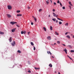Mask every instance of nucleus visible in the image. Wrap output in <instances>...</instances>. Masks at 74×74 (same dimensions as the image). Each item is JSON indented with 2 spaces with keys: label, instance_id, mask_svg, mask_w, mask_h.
Segmentation results:
<instances>
[{
  "label": "nucleus",
  "instance_id": "f257e3e1",
  "mask_svg": "<svg viewBox=\"0 0 74 74\" xmlns=\"http://www.w3.org/2000/svg\"><path fill=\"white\" fill-rule=\"evenodd\" d=\"M8 10H11L12 9V6L10 5H8Z\"/></svg>",
  "mask_w": 74,
  "mask_h": 74
},
{
  "label": "nucleus",
  "instance_id": "f03ea898",
  "mask_svg": "<svg viewBox=\"0 0 74 74\" xmlns=\"http://www.w3.org/2000/svg\"><path fill=\"white\" fill-rule=\"evenodd\" d=\"M17 22H13V21H12L11 22H10V24H12V25H14V24H15V23H17Z\"/></svg>",
  "mask_w": 74,
  "mask_h": 74
},
{
  "label": "nucleus",
  "instance_id": "7ed1b4c3",
  "mask_svg": "<svg viewBox=\"0 0 74 74\" xmlns=\"http://www.w3.org/2000/svg\"><path fill=\"white\" fill-rule=\"evenodd\" d=\"M7 17L8 18H10L12 16L11 15L9 14H7Z\"/></svg>",
  "mask_w": 74,
  "mask_h": 74
},
{
  "label": "nucleus",
  "instance_id": "20e7f679",
  "mask_svg": "<svg viewBox=\"0 0 74 74\" xmlns=\"http://www.w3.org/2000/svg\"><path fill=\"white\" fill-rule=\"evenodd\" d=\"M11 44L12 46H14V45H15V42L14 41L13 42V43H12Z\"/></svg>",
  "mask_w": 74,
  "mask_h": 74
},
{
  "label": "nucleus",
  "instance_id": "39448f33",
  "mask_svg": "<svg viewBox=\"0 0 74 74\" xmlns=\"http://www.w3.org/2000/svg\"><path fill=\"white\" fill-rule=\"evenodd\" d=\"M47 38L48 40H51V38L50 36H48L47 37Z\"/></svg>",
  "mask_w": 74,
  "mask_h": 74
},
{
  "label": "nucleus",
  "instance_id": "423d86ee",
  "mask_svg": "<svg viewBox=\"0 0 74 74\" xmlns=\"http://www.w3.org/2000/svg\"><path fill=\"white\" fill-rule=\"evenodd\" d=\"M63 51H64V52H65L66 54H67V49L66 48H65L63 50Z\"/></svg>",
  "mask_w": 74,
  "mask_h": 74
},
{
  "label": "nucleus",
  "instance_id": "0eeeda50",
  "mask_svg": "<svg viewBox=\"0 0 74 74\" xmlns=\"http://www.w3.org/2000/svg\"><path fill=\"white\" fill-rule=\"evenodd\" d=\"M9 41L10 42L12 41V37H10L9 38Z\"/></svg>",
  "mask_w": 74,
  "mask_h": 74
},
{
  "label": "nucleus",
  "instance_id": "6e6552de",
  "mask_svg": "<svg viewBox=\"0 0 74 74\" xmlns=\"http://www.w3.org/2000/svg\"><path fill=\"white\" fill-rule=\"evenodd\" d=\"M15 30H16V28L13 29L12 30V32H14L15 31Z\"/></svg>",
  "mask_w": 74,
  "mask_h": 74
},
{
  "label": "nucleus",
  "instance_id": "1a4fd4ad",
  "mask_svg": "<svg viewBox=\"0 0 74 74\" xmlns=\"http://www.w3.org/2000/svg\"><path fill=\"white\" fill-rule=\"evenodd\" d=\"M22 16V14H17V16Z\"/></svg>",
  "mask_w": 74,
  "mask_h": 74
},
{
  "label": "nucleus",
  "instance_id": "9d476101",
  "mask_svg": "<svg viewBox=\"0 0 74 74\" xmlns=\"http://www.w3.org/2000/svg\"><path fill=\"white\" fill-rule=\"evenodd\" d=\"M53 15L54 16H55V17H56V14L54 12H53Z\"/></svg>",
  "mask_w": 74,
  "mask_h": 74
},
{
  "label": "nucleus",
  "instance_id": "9b49d317",
  "mask_svg": "<svg viewBox=\"0 0 74 74\" xmlns=\"http://www.w3.org/2000/svg\"><path fill=\"white\" fill-rule=\"evenodd\" d=\"M66 37H67V38H68L69 39H70L71 38L70 36L69 35H67L66 36Z\"/></svg>",
  "mask_w": 74,
  "mask_h": 74
},
{
  "label": "nucleus",
  "instance_id": "f8f14e48",
  "mask_svg": "<svg viewBox=\"0 0 74 74\" xmlns=\"http://www.w3.org/2000/svg\"><path fill=\"white\" fill-rule=\"evenodd\" d=\"M55 34H56V35H59V33H58V32H55Z\"/></svg>",
  "mask_w": 74,
  "mask_h": 74
},
{
  "label": "nucleus",
  "instance_id": "ddd939ff",
  "mask_svg": "<svg viewBox=\"0 0 74 74\" xmlns=\"http://www.w3.org/2000/svg\"><path fill=\"white\" fill-rule=\"evenodd\" d=\"M34 69L35 70H38L39 69H40V68H36V67L34 68Z\"/></svg>",
  "mask_w": 74,
  "mask_h": 74
},
{
  "label": "nucleus",
  "instance_id": "4468645a",
  "mask_svg": "<svg viewBox=\"0 0 74 74\" xmlns=\"http://www.w3.org/2000/svg\"><path fill=\"white\" fill-rule=\"evenodd\" d=\"M49 67H52V64H50L49 65Z\"/></svg>",
  "mask_w": 74,
  "mask_h": 74
},
{
  "label": "nucleus",
  "instance_id": "2eb2a0df",
  "mask_svg": "<svg viewBox=\"0 0 74 74\" xmlns=\"http://www.w3.org/2000/svg\"><path fill=\"white\" fill-rule=\"evenodd\" d=\"M46 3L47 4H49V1H46Z\"/></svg>",
  "mask_w": 74,
  "mask_h": 74
},
{
  "label": "nucleus",
  "instance_id": "dca6fc26",
  "mask_svg": "<svg viewBox=\"0 0 74 74\" xmlns=\"http://www.w3.org/2000/svg\"><path fill=\"white\" fill-rule=\"evenodd\" d=\"M67 46L68 47H69V48H72V47H71V46L70 45H68Z\"/></svg>",
  "mask_w": 74,
  "mask_h": 74
},
{
  "label": "nucleus",
  "instance_id": "f3484780",
  "mask_svg": "<svg viewBox=\"0 0 74 74\" xmlns=\"http://www.w3.org/2000/svg\"><path fill=\"white\" fill-rule=\"evenodd\" d=\"M0 34H4V32H3L1 31H0Z\"/></svg>",
  "mask_w": 74,
  "mask_h": 74
},
{
  "label": "nucleus",
  "instance_id": "a211bd4d",
  "mask_svg": "<svg viewBox=\"0 0 74 74\" xmlns=\"http://www.w3.org/2000/svg\"><path fill=\"white\" fill-rule=\"evenodd\" d=\"M52 20L53 21H54L55 22L56 21V18H53Z\"/></svg>",
  "mask_w": 74,
  "mask_h": 74
},
{
  "label": "nucleus",
  "instance_id": "6ab92c4d",
  "mask_svg": "<svg viewBox=\"0 0 74 74\" xmlns=\"http://www.w3.org/2000/svg\"><path fill=\"white\" fill-rule=\"evenodd\" d=\"M17 52L19 53H21V51L20 50H18Z\"/></svg>",
  "mask_w": 74,
  "mask_h": 74
},
{
  "label": "nucleus",
  "instance_id": "aec40b11",
  "mask_svg": "<svg viewBox=\"0 0 74 74\" xmlns=\"http://www.w3.org/2000/svg\"><path fill=\"white\" fill-rule=\"evenodd\" d=\"M50 29L51 30H52V26H50Z\"/></svg>",
  "mask_w": 74,
  "mask_h": 74
},
{
  "label": "nucleus",
  "instance_id": "412c9836",
  "mask_svg": "<svg viewBox=\"0 0 74 74\" xmlns=\"http://www.w3.org/2000/svg\"><path fill=\"white\" fill-rule=\"evenodd\" d=\"M43 29L45 31V32H46V28L45 27H43Z\"/></svg>",
  "mask_w": 74,
  "mask_h": 74
},
{
  "label": "nucleus",
  "instance_id": "4be33fe9",
  "mask_svg": "<svg viewBox=\"0 0 74 74\" xmlns=\"http://www.w3.org/2000/svg\"><path fill=\"white\" fill-rule=\"evenodd\" d=\"M68 24H69V23H66V24H65V26H68Z\"/></svg>",
  "mask_w": 74,
  "mask_h": 74
},
{
  "label": "nucleus",
  "instance_id": "5701e85b",
  "mask_svg": "<svg viewBox=\"0 0 74 74\" xmlns=\"http://www.w3.org/2000/svg\"><path fill=\"white\" fill-rule=\"evenodd\" d=\"M31 44L32 45V46L34 45V44L33 43V42H31Z\"/></svg>",
  "mask_w": 74,
  "mask_h": 74
},
{
  "label": "nucleus",
  "instance_id": "b1692460",
  "mask_svg": "<svg viewBox=\"0 0 74 74\" xmlns=\"http://www.w3.org/2000/svg\"><path fill=\"white\" fill-rule=\"evenodd\" d=\"M67 56L68 58H69L70 59H71V60H73L72 59V58H70V57H69V56L68 55H67Z\"/></svg>",
  "mask_w": 74,
  "mask_h": 74
},
{
  "label": "nucleus",
  "instance_id": "393cba45",
  "mask_svg": "<svg viewBox=\"0 0 74 74\" xmlns=\"http://www.w3.org/2000/svg\"><path fill=\"white\" fill-rule=\"evenodd\" d=\"M34 19L35 21V22L37 21V19H36V17H34Z\"/></svg>",
  "mask_w": 74,
  "mask_h": 74
},
{
  "label": "nucleus",
  "instance_id": "a878e982",
  "mask_svg": "<svg viewBox=\"0 0 74 74\" xmlns=\"http://www.w3.org/2000/svg\"><path fill=\"white\" fill-rule=\"evenodd\" d=\"M57 43L58 44H60V41H58Z\"/></svg>",
  "mask_w": 74,
  "mask_h": 74
},
{
  "label": "nucleus",
  "instance_id": "bb28decb",
  "mask_svg": "<svg viewBox=\"0 0 74 74\" xmlns=\"http://www.w3.org/2000/svg\"><path fill=\"white\" fill-rule=\"evenodd\" d=\"M62 23L61 22V21L59 22V25H61Z\"/></svg>",
  "mask_w": 74,
  "mask_h": 74
},
{
  "label": "nucleus",
  "instance_id": "cd10ccee",
  "mask_svg": "<svg viewBox=\"0 0 74 74\" xmlns=\"http://www.w3.org/2000/svg\"><path fill=\"white\" fill-rule=\"evenodd\" d=\"M16 12H17V13H19V12H21V11H20V10H18Z\"/></svg>",
  "mask_w": 74,
  "mask_h": 74
},
{
  "label": "nucleus",
  "instance_id": "c85d7f7f",
  "mask_svg": "<svg viewBox=\"0 0 74 74\" xmlns=\"http://www.w3.org/2000/svg\"><path fill=\"white\" fill-rule=\"evenodd\" d=\"M71 52H74V50H71Z\"/></svg>",
  "mask_w": 74,
  "mask_h": 74
},
{
  "label": "nucleus",
  "instance_id": "c756f323",
  "mask_svg": "<svg viewBox=\"0 0 74 74\" xmlns=\"http://www.w3.org/2000/svg\"><path fill=\"white\" fill-rule=\"evenodd\" d=\"M21 34H24V32H23L22 31L21 32Z\"/></svg>",
  "mask_w": 74,
  "mask_h": 74
},
{
  "label": "nucleus",
  "instance_id": "7c9ffc66",
  "mask_svg": "<svg viewBox=\"0 0 74 74\" xmlns=\"http://www.w3.org/2000/svg\"><path fill=\"white\" fill-rule=\"evenodd\" d=\"M34 51H35L36 50V47H35L34 46Z\"/></svg>",
  "mask_w": 74,
  "mask_h": 74
},
{
  "label": "nucleus",
  "instance_id": "2f4dec72",
  "mask_svg": "<svg viewBox=\"0 0 74 74\" xmlns=\"http://www.w3.org/2000/svg\"><path fill=\"white\" fill-rule=\"evenodd\" d=\"M60 5H61V7H62V3H60Z\"/></svg>",
  "mask_w": 74,
  "mask_h": 74
},
{
  "label": "nucleus",
  "instance_id": "473e14b6",
  "mask_svg": "<svg viewBox=\"0 0 74 74\" xmlns=\"http://www.w3.org/2000/svg\"><path fill=\"white\" fill-rule=\"evenodd\" d=\"M42 10L41 9H40L39 10V12H40V11H41V10Z\"/></svg>",
  "mask_w": 74,
  "mask_h": 74
},
{
  "label": "nucleus",
  "instance_id": "72a5a7b5",
  "mask_svg": "<svg viewBox=\"0 0 74 74\" xmlns=\"http://www.w3.org/2000/svg\"><path fill=\"white\" fill-rule=\"evenodd\" d=\"M68 33H69V32H66V33H65V35H67V34Z\"/></svg>",
  "mask_w": 74,
  "mask_h": 74
},
{
  "label": "nucleus",
  "instance_id": "f704fd0d",
  "mask_svg": "<svg viewBox=\"0 0 74 74\" xmlns=\"http://www.w3.org/2000/svg\"><path fill=\"white\" fill-rule=\"evenodd\" d=\"M24 32V34H26V32L25 31L23 32Z\"/></svg>",
  "mask_w": 74,
  "mask_h": 74
},
{
  "label": "nucleus",
  "instance_id": "c9c22d12",
  "mask_svg": "<svg viewBox=\"0 0 74 74\" xmlns=\"http://www.w3.org/2000/svg\"><path fill=\"white\" fill-rule=\"evenodd\" d=\"M28 73H31V71H28Z\"/></svg>",
  "mask_w": 74,
  "mask_h": 74
},
{
  "label": "nucleus",
  "instance_id": "e433bc0d",
  "mask_svg": "<svg viewBox=\"0 0 74 74\" xmlns=\"http://www.w3.org/2000/svg\"><path fill=\"white\" fill-rule=\"evenodd\" d=\"M56 18H58V14H57V15L56 14Z\"/></svg>",
  "mask_w": 74,
  "mask_h": 74
},
{
  "label": "nucleus",
  "instance_id": "4c0bfd02",
  "mask_svg": "<svg viewBox=\"0 0 74 74\" xmlns=\"http://www.w3.org/2000/svg\"><path fill=\"white\" fill-rule=\"evenodd\" d=\"M62 8L63 9V10H65V7H62Z\"/></svg>",
  "mask_w": 74,
  "mask_h": 74
},
{
  "label": "nucleus",
  "instance_id": "58836bf2",
  "mask_svg": "<svg viewBox=\"0 0 74 74\" xmlns=\"http://www.w3.org/2000/svg\"><path fill=\"white\" fill-rule=\"evenodd\" d=\"M69 4H71V3L70 1L69 2Z\"/></svg>",
  "mask_w": 74,
  "mask_h": 74
},
{
  "label": "nucleus",
  "instance_id": "ea45409f",
  "mask_svg": "<svg viewBox=\"0 0 74 74\" xmlns=\"http://www.w3.org/2000/svg\"><path fill=\"white\" fill-rule=\"evenodd\" d=\"M53 12H55V9H53Z\"/></svg>",
  "mask_w": 74,
  "mask_h": 74
},
{
  "label": "nucleus",
  "instance_id": "a19ab883",
  "mask_svg": "<svg viewBox=\"0 0 74 74\" xmlns=\"http://www.w3.org/2000/svg\"><path fill=\"white\" fill-rule=\"evenodd\" d=\"M57 3H58V4L59 3V0H58L57 1Z\"/></svg>",
  "mask_w": 74,
  "mask_h": 74
},
{
  "label": "nucleus",
  "instance_id": "79ce46f5",
  "mask_svg": "<svg viewBox=\"0 0 74 74\" xmlns=\"http://www.w3.org/2000/svg\"><path fill=\"white\" fill-rule=\"evenodd\" d=\"M54 5H56V3L55 2L54 3Z\"/></svg>",
  "mask_w": 74,
  "mask_h": 74
},
{
  "label": "nucleus",
  "instance_id": "37998d69",
  "mask_svg": "<svg viewBox=\"0 0 74 74\" xmlns=\"http://www.w3.org/2000/svg\"><path fill=\"white\" fill-rule=\"evenodd\" d=\"M16 26L17 27H19V25H16Z\"/></svg>",
  "mask_w": 74,
  "mask_h": 74
},
{
  "label": "nucleus",
  "instance_id": "c03bdc74",
  "mask_svg": "<svg viewBox=\"0 0 74 74\" xmlns=\"http://www.w3.org/2000/svg\"><path fill=\"white\" fill-rule=\"evenodd\" d=\"M31 24L32 25H33V22L31 23Z\"/></svg>",
  "mask_w": 74,
  "mask_h": 74
},
{
  "label": "nucleus",
  "instance_id": "a18cd8bd",
  "mask_svg": "<svg viewBox=\"0 0 74 74\" xmlns=\"http://www.w3.org/2000/svg\"><path fill=\"white\" fill-rule=\"evenodd\" d=\"M69 8H70L71 9V6H69Z\"/></svg>",
  "mask_w": 74,
  "mask_h": 74
},
{
  "label": "nucleus",
  "instance_id": "49530a36",
  "mask_svg": "<svg viewBox=\"0 0 74 74\" xmlns=\"http://www.w3.org/2000/svg\"><path fill=\"white\" fill-rule=\"evenodd\" d=\"M49 53L50 54V55H52V54L51 53V52L50 51H49Z\"/></svg>",
  "mask_w": 74,
  "mask_h": 74
},
{
  "label": "nucleus",
  "instance_id": "de8ad7c7",
  "mask_svg": "<svg viewBox=\"0 0 74 74\" xmlns=\"http://www.w3.org/2000/svg\"><path fill=\"white\" fill-rule=\"evenodd\" d=\"M62 45L64 46H66V45H65V44H62Z\"/></svg>",
  "mask_w": 74,
  "mask_h": 74
},
{
  "label": "nucleus",
  "instance_id": "09e8293b",
  "mask_svg": "<svg viewBox=\"0 0 74 74\" xmlns=\"http://www.w3.org/2000/svg\"><path fill=\"white\" fill-rule=\"evenodd\" d=\"M30 32H28V35H29V34H30Z\"/></svg>",
  "mask_w": 74,
  "mask_h": 74
},
{
  "label": "nucleus",
  "instance_id": "8fccbe9b",
  "mask_svg": "<svg viewBox=\"0 0 74 74\" xmlns=\"http://www.w3.org/2000/svg\"><path fill=\"white\" fill-rule=\"evenodd\" d=\"M56 23H58V20H56Z\"/></svg>",
  "mask_w": 74,
  "mask_h": 74
},
{
  "label": "nucleus",
  "instance_id": "3c124183",
  "mask_svg": "<svg viewBox=\"0 0 74 74\" xmlns=\"http://www.w3.org/2000/svg\"><path fill=\"white\" fill-rule=\"evenodd\" d=\"M58 19V20H60V19L59 18H57Z\"/></svg>",
  "mask_w": 74,
  "mask_h": 74
},
{
  "label": "nucleus",
  "instance_id": "603ef678",
  "mask_svg": "<svg viewBox=\"0 0 74 74\" xmlns=\"http://www.w3.org/2000/svg\"><path fill=\"white\" fill-rule=\"evenodd\" d=\"M56 43H54V45H56Z\"/></svg>",
  "mask_w": 74,
  "mask_h": 74
},
{
  "label": "nucleus",
  "instance_id": "864d4df0",
  "mask_svg": "<svg viewBox=\"0 0 74 74\" xmlns=\"http://www.w3.org/2000/svg\"><path fill=\"white\" fill-rule=\"evenodd\" d=\"M50 1L51 2V4H52V1L51 0H50Z\"/></svg>",
  "mask_w": 74,
  "mask_h": 74
},
{
  "label": "nucleus",
  "instance_id": "5fc2aeb1",
  "mask_svg": "<svg viewBox=\"0 0 74 74\" xmlns=\"http://www.w3.org/2000/svg\"><path fill=\"white\" fill-rule=\"evenodd\" d=\"M70 5H71V6H73V5H72V4H70Z\"/></svg>",
  "mask_w": 74,
  "mask_h": 74
},
{
  "label": "nucleus",
  "instance_id": "6e6d98bb",
  "mask_svg": "<svg viewBox=\"0 0 74 74\" xmlns=\"http://www.w3.org/2000/svg\"><path fill=\"white\" fill-rule=\"evenodd\" d=\"M28 9H30V8L29 7H28Z\"/></svg>",
  "mask_w": 74,
  "mask_h": 74
},
{
  "label": "nucleus",
  "instance_id": "4d7b16f0",
  "mask_svg": "<svg viewBox=\"0 0 74 74\" xmlns=\"http://www.w3.org/2000/svg\"><path fill=\"white\" fill-rule=\"evenodd\" d=\"M60 21H63V20L61 19H60Z\"/></svg>",
  "mask_w": 74,
  "mask_h": 74
},
{
  "label": "nucleus",
  "instance_id": "13d9d810",
  "mask_svg": "<svg viewBox=\"0 0 74 74\" xmlns=\"http://www.w3.org/2000/svg\"><path fill=\"white\" fill-rule=\"evenodd\" d=\"M49 17H50V14H49Z\"/></svg>",
  "mask_w": 74,
  "mask_h": 74
},
{
  "label": "nucleus",
  "instance_id": "bf43d9fd",
  "mask_svg": "<svg viewBox=\"0 0 74 74\" xmlns=\"http://www.w3.org/2000/svg\"><path fill=\"white\" fill-rule=\"evenodd\" d=\"M73 38H74V35H73Z\"/></svg>",
  "mask_w": 74,
  "mask_h": 74
},
{
  "label": "nucleus",
  "instance_id": "052dcab7",
  "mask_svg": "<svg viewBox=\"0 0 74 74\" xmlns=\"http://www.w3.org/2000/svg\"><path fill=\"white\" fill-rule=\"evenodd\" d=\"M47 53H48V54H49V52L48 51H47Z\"/></svg>",
  "mask_w": 74,
  "mask_h": 74
},
{
  "label": "nucleus",
  "instance_id": "680f3d73",
  "mask_svg": "<svg viewBox=\"0 0 74 74\" xmlns=\"http://www.w3.org/2000/svg\"><path fill=\"white\" fill-rule=\"evenodd\" d=\"M58 74H60V72L58 73Z\"/></svg>",
  "mask_w": 74,
  "mask_h": 74
},
{
  "label": "nucleus",
  "instance_id": "e2e57ef3",
  "mask_svg": "<svg viewBox=\"0 0 74 74\" xmlns=\"http://www.w3.org/2000/svg\"><path fill=\"white\" fill-rule=\"evenodd\" d=\"M52 58H54V57H53V56H52Z\"/></svg>",
  "mask_w": 74,
  "mask_h": 74
},
{
  "label": "nucleus",
  "instance_id": "0e129e2a",
  "mask_svg": "<svg viewBox=\"0 0 74 74\" xmlns=\"http://www.w3.org/2000/svg\"><path fill=\"white\" fill-rule=\"evenodd\" d=\"M72 60L73 61V62H74V61H73V60Z\"/></svg>",
  "mask_w": 74,
  "mask_h": 74
},
{
  "label": "nucleus",
  "instance_id": "69168bd1",
  "mask_svg": "<svg viewBox=\"0 0 74 74\" xmlns=\"http://www.w3.org/2000/svg\"><path fill=\"white\" fill-rule=\"evenodd\" d=\"M32 17H33V18H34V16H32Z\"/></svg>",
  "mask_w": 74,
  "mask_h": 74
},
{
  "label": "nucleus",
  "instance_id": "338daca9",
  "mask_svg": "<svg viewBox=\"0 0 74 74\" xmlns=\"http://www.w3.org/2000/svg\"><path fill=\"white\" fill-rule=\"evenodd\" d=\"M71 36H73V34H71Z\"/></svg>",
  "mask_w": 74,
  "mask_h": 74
},
{
  "label": "nucleus",
  "instance_id": "774afa93",
  "mask_svg": "<svg viewBox=\"0 0 74 74\" xmlns=\"http://www.w3.org/2000/svg\"><path fill=\"white\" fill-rule=\"evenodd\" d=\"M67 0V1H68L69 0Z\"/></svg>",
  "mask_w": 74,
  "mask_h": 74
}]
</instances>
